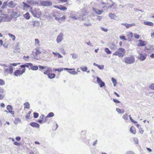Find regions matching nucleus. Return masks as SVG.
<instances>
[{
	"label": "nucleus",
	"mask_w": 154,
	"mask_h": 154,
	"mask_svg": "<svg viewBox=\"0 0 154 154\" xmlns=\"http://www.w3.org/2000/svg\"><path fill=\"white\" fill-rule=\"evenodd\" d=\"M63 35L62 33H60L57 36L56 41L57 43L61 42L63 38Z\"/></svg>",
	"instance_id": "nucleus-7"
},
{
	"label": "nucleus",
	"mask_w": 154,
	"mask_h": 154,
	"mask_svg": "<svg viewBox=\"0 0 154 154\" xmlns=\"http://www.w3.org/2000/svg\"><path fill=\"white\" fill-rule=\"evenodd\" d=\"M86 131H82L81 133V135H82L83 136H82V137H84V136H85V133Z\"/></svg>",
	"instance_id": "nucleus-59"
},
{
	"label": "nucleus",
	"mask_w": 154,
	"mask_h": 154,
	"mask_svg": "<svg viewBox=\"0 0 154 154\" xmlns=\"http://www.w3.org/2000/svg\"><path fill=\"white\" fill-rule=\"evenodd\" d=\"M20 72H21V70H17L14 72V75L18 76L20 75Z\"/></svg>",
	"instance_id": "nucleus-21"
},
{
	"label": "nucleus",
	"mask_w": 154,
	"mask_h": 154,
	"mask_svg": "<svg viewBox=\"0 0 154 154\" xmlns=\"http://www.w3.org/2000/svg\"><path fill=\"white\" fill-rule=\"evenodd\" d=\"M84 25L85 26H91L92 25V24L91 23H84Z\"/></svg>",
	"instance_id": "nucleus-57"
},
{
	"label": "nucleus",
	"mask_w": 154,
	"mask_h": 154,
	"mask_svg": "<svg viewBox=\"0 0 154 154\" xmlns=\"http://www.w3.org/2000/svg\"><path fill=\"white\" fill-rule=\"evenodd\" d=\"M38 67H39L40 70V69L42 70L44 69H45V68H47L46 66L44 67V66H41V65H39L38 66Z\"/></svg>",
	"instance_id": "nucleus-52"
},
{
	"label": "nucleus",
	"mask_w": 154,
	"mask_h": 154,
	"mask_svg": "<svg viewBox=\"0 0 154 154\" xmlns=\"http://www.w3.org/2000/svg\"><path fill=\"white\" fill-rule=\"evenodd\" d=\"M23 3L24 4V6L26 8H29L30 7V6L27 4L25 3L24 2Z\"/></svg>",
	"instance_id": "nucleus-60"
},
{
	"label": "nucleus",
	"mask_w": 154,
	"mask_h": 154,
	"mask_svg": "<svg viewBox=\"0 0 154 154\" xmlns=\"http://www.w3.org/2000/svg\"><path fill=\"white\" fill-rule=\"evenodd\" d=\"M110 48L111 49H115L116 48V46L115 45L112 44Z\"/></svg>",
	"instance_id": "nucleus-49"
},
{
	"label": "nucleus",
	"mask_w": 154,
	"mask_h": 154,
	"mask_svg": "<svg viewBox=\"0 0 154 154\" xmlns=\"http://www.w3.org/2000/svg\"><path fill=\"white\" fill-rule=\"evenodd\" d=\"M29 12L32 14L33 16L36 17H39L42 14L41 12L38 8H31Z\"/></svg>",
	"instance_id": "nucleus-3"
},
{
	"label": "nucleus",
	"mask_w": 154,
	"mask_h": 154,
	"mask_svg": "<svg viewBox=\"0 0 154 154\" xmlns=\"http://www.w3.org/2000/svg\"><path fill=\"white\" fill-rule=\"evenodd\" d=\"M0 18L2 19L3 21H8L10 19L8 15L5 14H1L0 16Z\"/></svg>",
	"instance_id": "nucleus-6"
},
{
	"label": "nucleus",
	"mask_w": 154,
	"mask_h": 154,
	"mask_svg": "<svg viewBox=\"0 0 154 154\" xmlns=\"http://www.w3.org/2000/svg\"><path fill=\"white\" fill-rule=\"evenodd\" d=\"M149 49L151 51H153L154 52V46L151 45L150 46Z\"/></svg>",
	"instance_id": "nucleus-64"
},
{
	"label": "nucleus",
	"mask_w": 154,
	"mask_h": 154,
	"mask_svg": "<svg viewBox=\"0 0 154 154\" xmlns=\"http://www.w3.org/2000/svg\"><path fill=\"white\" fill-rule=\"evenodd\" d=\"M24 18L28 20L30 18V16L29 14L27 12L24 15Z\"/></svg>",
	"instance_id": "nucleus-27"
},
{
	"label": "nucleus",
	"mask_w": 154,
	"mask_h": 154,
	"mask_svg": "<svg viewBox=\"0 0 154 154\" xmlns=\"http://www.w3.org/2000/svg\"><path fill=\"white\" fill-rule=\"evenodd\" d=\"M119 38L120 39L122 40L123 41H126L127 40L125 38V37L124 35H122L119 36Z\"/></svg>",
	"instance_id": "nucleus-46"
},
{
	"label": "nucleus",
	"mask_w": 154,
	"mask_h": 154,
	"mask_svg": "<svg viewBox=\"0 0 154 154\" xmlns=\"http://www.w3.org/2000/svg\"><path fill=\"white\" fill-rule=\"evenodd\" d=\"M6 108L7 110L8 111V112L9 111H11V110H12L13 109L12 106L10 105H8L7 106Z\"/></svg>",
	"instance_id": "nucleus-39"
},
{
	"label": "nucleus",
	"mask_w": 154,
	"mask_h": 154,
	"mask_svg": "<svg viewBox=\"0 0 154 154\" xmlns=\"http://www.w3.org/2000/svg\"><path fill=\"white\" fill-rule=\"evenodd\" d=\"M97 82L101 88L105 86V83L102 81L101 79L99 77H97Z\"/></svg>",
	"instance_id": "nucleus-8"
},
{
	"label": "nucleus",
	"mask_w": 154,
	"mask_h": 154,
	"mask_svg": "<svg viewBox=\"0 0 154 154\" xmlns=\"http://www.w3.org/2000/svg\"><path fill=\"white\" fill-rule=\"evenodd\" d=\"M56 75L54 73H50L48 74V77L49 79H52L55 77Z\"/></svg>",
	"instance_id": "nucleus-25"
},
{
	"label": "nucleus",
	"mask_w": 154,
	"mask_h": 154,
	"mask_svg": "<svg viewBox=\"0 0 154 154\" xmlns=\"http://www.w3.org/2000/svg\"><path fill=\"white\" fill-rule=\"evenodd\" d=\"M80 69L83 72H86L87 71L88 68L86 66H82L80 67Z\"/></svg>",
	"instance_id": "nucleus-29"
},
{
	"label": "nucleus",
	"mask_w": 154,
	"mask_h": 154,
	"mask_svg": "<svg viewBox=\"0 0 154 154\" xmlns=\"http://www.w3.org/2000/svg\"><path fill=\"white\" fill-rule=\"evenodd\" d=\"M33 26H38L40 25V22L39 21H34L33 22Z\"/></svg>",
	"instance_id": "nucleus-26"
},
{
	"label": "nucleus",
	"mask_w": 154,
	"mask_h": 154,
	"mask_svg": "<svg viewBox=\"0 0 154 154\" xmlns=\"http://www.w3.org/2000/svg\"><path fill=\"white\" fill-rule=\"evenodd\" d=\"M29 65L31 69L33 70H36L38 69V66H33L32 64L31 63H27Z\"/></svg>",
	"instance_id": "nucleus-13"
},
{
	"label": "nucleus",
	"mask_w": 154,
	"mask_h": 154,
	"mask_svg": "<svg viewBox=\"0 0 154 154\" xmlns=\"http://www.w3.org/2000/svg\"><path fill=\"white\" fill-rule=\"evenodd\" d=\"M149 88L152 90H154V83L151 84L149 86Z\"/></svg>",
	"instance_id": "nucleus-42"
},
{
	"label": "nucleus",
	"mask_w": 154,
	"mask_h": 154,
	"mask_svg": "<svg viewBox=\"0 0 154 154\" xmlns=\"http://www.w3.org/2000/svg\"><path fill=\"white\" fill-rule=\"evenodd\" d=\"M101 29L103 31H104L105 32H107L108 31V29L106 28H105L104 27H101Z\"/></svg>",
	"instance_id": "nucleus-58"
},
{
	"label": "nucleus",
	"mask_w": 154,
	"mask_h": 154,
	"mask_svg": "<svg viewBox=\"0 0 154 154\" xmlns=\"http://www.w3.org/2000/svg\"><path fill=\"white\" fill-rule=\"evenodd\" d=\"M11 15L12 16L14 17H18L19 16V15L18 12L16 11H13L11 14Z\"/></svg>",
	"instance_id": "nucleus-22"
},
{
	"label": "nucleus",
	"mask_w": 154,
	"mask_h": 154,
	"mask_svg": "<svg viewBox=\"0 0 154 154\" xmlns=\"http://www.w3.org/2000/svg\"><path fill=\"white\" fill-rule=\"evenodd\" d=\"M54 116V113L52 112L49 113L47 116V117H53Z\"/></svg>",
	"instance_id": "nucleus-40"
},
{
	"label": "nucleus",
	"mask_w": 154,
	"mask_h": 154,
	"mask_svg": "<svg viewBox=\"0 0 154 154\" xmlns=\"http://www.w3.org/2000/svg\"><path fill=\"white\" fill-rule=\"evenodd\" d=\"M100 69H104L103 65H98L97 66Z\"/></svg>",
	"instance_id": "nucleus-55"
},
{
	"label": "nucleus",
	"mask_w": 154,
	"mask_h": 154,
	"mask_svg": "<svg viewBox=\"0 0 154 154\" xmlns=\"http://www.w3.org/2000/svg\"><path fill=\"white\" fill-rule=\"evenodd\" d=\"M125 154H135V153L132 151H128Z\"/></svg>",
	"instance_id": "nucleus-63"
},
{
	"label": "nucleus",
	"mask_w": 154,
	"mask_h": 154,
	"mask_svg": "<svg viewBox=\"0 0 154 154\" xmlns=\"http://www.w3.org/2000/svg\"><path fill=\"white\" fill-rule=\"evenodd\" d=\"M25 108L29 109V104L28 102H26L24 103Z\"/></svg>",
	"instance_id": "nucleus-36"
},
{
	"label": "nucleus",
	"mask_w": 154,
	"mask_h": 154,
	"mask_svg": "<svg viewBox=\"0 0 154 154\" xmlns=\"http://www.w3.org/2000/svg\"><path fill=\"white\" fill-rule=\"evenodd\" d=\"M82 15H81V16H82V20H85L84 16H86V14H87V13L84 9H82Z\"/></svg>",
	"instance_id": "nucleus-9"
},
{
	"label": "nucleus",
	"mask_w": 154,
	"mask_h": 154,
	"mask_svg": "<svg viewBox=\"0 0 154 154\" xmlns=\"http://www.w3.org/2000/svg\"><path fill=\"white\" fill-rule=\"evenodd\" d=\"M7 2H5L3 4L2 6V9L6 8V6L7 5Z\"/></svg>",
	"instance_id": "nucleus-47"
},
{
	"label": "nucleus",
	"mask_w": 154,
	"mask_h": 154,
	"mask_svg": "<svg viewBox=\"0 0 154 154\" xmlns=\"http://www.w3.org/2000/svg\"><path fill=\"white\" fill-rule=\"evenodd\" d=\"M65 17L63 16L62 17L60 18V21H61V22H62L63 20H64L65 19Z\"/></svg>",
	"instance_id": "nucleus-62"
},
{
	"label": "nucleus",
	"mask_w": 154,
	"mask_h": 154,
	"mask_svg": "<svg viewBox=\"0 0 154 154\" xmlns=\"http://www.w3.org/2000/svg\"><path fill=\"white\" fill-rule=\"evenodd\" d=\"M134 36L135 38L139 39L140 38V36L137 33H134Z\"/></svg>",
	"instance_id": "nucleus-45"
},
{
	"label": "nucleus",
	"mask_w": 154,
	"mask_h": 154,
	"mask_svg": "<svg viewBox=\"0 0 154 154\" xmlns=\"http://www.w3.org/2000/svg\"><path fill=\"white\" fill-rule=\"evenodd\" d=\"M112 81V82L113 84V85L114 86H115L117 84V81L116 79H115L114 78H112L111 79Z\"/></svg>",
	"instance_id": "nucleus-38"
},
{
	"label": "nucleus",
	"mask_w": 154,
	"mask_h": 154,
	"mask_svg": "<svg viewBox=\"0 0 154 154\" xmlns=\"http://www.w3.org/2000/svg\"><path fill=\"white\" fill-rule=\"evenodd\" d=\"M5 84V82L2 79H0V85H3Z\"/></svg>",
	"instance_id": "nucleus-51"
},
{
	"label": "nucleus",
	"mask_w": 154,
	"mask_h": 154,
	"mask_svg": "<svg viewBox=\"0 0 154 154\" xmlns=\"http://www.w3.org/2000/svg\"><path fill=\"white\" fill-rule=\"evenodd\" d=\"M30 125L33 127L38 128L39 126V125L38 123L34 122L31 123Z\"/></svg>",
	"instance_id": "nucleus-18"
},
{
	"label": "nucleus",
	"mask_w": 154,
	"mask_h": 154,
	"mask_svg": "<svg viewBox=\"0 0 154 154\" xmlns=\"http://www.w3.org/2000/svg\"><path fill=\"white\" fill-rule=\"evenodd\" d=\"M116 111L119 113H121V114L125 112V111L124 109L121 110L118 108H116Z\"/></svg>",
	"instance_id": "nucleus-30"
},
{
	"label": "nucleus",
	"mask_w": 154,
	"mask_h": 154,
	"mask_svg": "<svg viewBox=\"0 0 154 154\" xmlns=\"http://www.w3.org/2000/svg\"><path fill=\"white\" fill-rule=\"evenodd\" d=\"M68 72L72 74H77V72L76 71H68Z\"/></svg>",
	"instance_id": "nucleus-48"
},
{
	"label": "nucleus",
	"mask_w": 154,
	"mask_h": 154,
	"mask_svg": "<svg viewBox=\"0 0 154 154\" xmlns=\"http://www.w3.org/2000/svg\"><path fill=\"white\" fill-rule=\"evenodd\" d=\"M137 53L139 54L137 58L140 60L143 61L146 58L147 54L146 53H141L139 51H137Z\"/></svg>",
	"instance_id": "nucleus-5"
},
{
	"label": "nucleus",
	"mask_w": 154,
	"mask_h": 154,
	"mask_svg": "<svg viewBox=\"0 0 154 154\" xmlns=\"http://www.w3.org/2000/svg\"><path fill=\"white\" fill-rule=\"evenodd\" d=\"M59 9L62 11H65L67 10V8L65 6H64L63 5H60V8H59Z\"/></svg>",
	"instance_id": "nucleus-35"
},
{
	"label": "nucleus",
	"mask_w": 154,
	"mask_h": 154,
	"mask_svg": "<svg viewBox=\"0 0 154 154\" xmlns=\"http://www.w3.org/2000/svg\"><path fill=\"white\" fill-rule=\"evenodd\" d=\"M8 35L14 41L15 40L16 38L14 35L11 33H8Z\"/></svg>",
	"instance_id": "nucleus-31"
},
{
	"label": "nucleus",
	"mask_w": 154,
	"mask_h": 154,
	"mask_svg": "<svg viewBox=\"0 0 154 154\" xmlns=\"http://www.w3.org/2000/svg\"><path fill=\"white\" fill-rule=\"evenodd\" d=\"M39 48H37L35 49L36 52L35 53V56L37 57V56L41 53V51L39 50Z\"/></svg>",
	"instance_id": "nucleus-23"
},
{
	"label": "nucleus",
	"mask_w": 154,
	"mask_h": 154,
	"mask_svg": "<svg viewBox=\"0 0 154 154\" xmlns=\"http://www.w3.org/2000/svg\"><path fill=\"white\" fill-rule=\"evenodd\" d=\"M47 68V69L45 71H44V73L45 75H48V74H50V72H51V69L49 68Z\"/></svg>",
	"instance_id": "nucleus-17"
},
{
	"label": "nucleus",
	"mask_w": 154,
	"mask_h": 154,
	"mask_svg": "<svg viewBox=\"0 0 154 154\" xmlns=\"http://www.w3.org/2000/svg\"><path fill=\"white\" fill-rule=\"evenodd\" d=\"M144 24L146 25H148L151 26H153V23L152 22L149 21H144Z\"/></svg>",
	"instance_id": "nucleus-19"
},
{
	"label": "nucleus",
	"mask_w": 154,
	"mask_h": 154,
	"mask_svg": "<svg viewBox=\"0 0 154 154\" xmlns=\"http://www.w3.org/2000/svg\"><path fill=\"white\" fill-rule=\"evenodd\" d=\"M104 51L105 52L108 54H110L112 53V52L108 48H105L104 49Z\"/></svg>",
	"instance_id": "nucleus-32"
},
{
	"label": "nucleus",
	"mask_w": 154,
	"mask_h": 154,
	"mask_svg": "<svg viewBox=\"0 0 154 154\" xmlns=\"http://www.w3.org/2000/svg\"><path fill=\"white\" fill-rule=\"evenodd\" d=\"M113 101L117 103H120V102L118 100L116 99H113Z\"/></svg>",
	"instance_id": "nucleus-56"
},
{
	"label": "nucleus",
	"mask_w": 154,
	"mask_h": 154,
	"mask_svg": "<svg viewBox=\"0 0 154 154\" xmlns=\"http://www.w3.org/2000/svg\"><path fill=\"white\" fill-rule=\"evenodd\" d=\"M122 25H124L127 28H128L129 27H130V24H128L127 23H122L121 24Z\"/></svg>",
	"instance_id": "nucleus-41"
},
{
	"label": "nucleus",
	"mask_w": 154,
	"mask_h": 154,
	"mask_svg": "<svg viewBox=\"0 0 154 154\" xmlns=\"http://www.w3.org/2000/svg\"><path fill=\"white\" fill-rule=\"evenodd\" d=\"M31 111H29V112L26 115V117L27 119H29L30 117V115L31 113Z\"/></svg>",
	"instance_id": "nucleus-53"
},
{
	"label": "nucleus",
	"mask_w": 154,
	"mask_h": 154,
	"mask_svg": "<svg viewBox=\"0 0 154 154\" xmlns=\"http://www.w3.org/2000/svg\"><path fill=\"white\" fill-rule=\"evenodd\" d=\"M42 4V5L45 6H49L52 5V3L48 1H43Z\"/></svg>",
	"instance_id": "nucleus-10"
},
{
	"label": "nucleus",
	"mask_w": 154,
	"mask_h": 154,
	"mask_svg": "<svg viewBox=\"0 0 154 154\" xmlns=\"http://www.w3.org/2000/svg\"><path fill=\"white\" fill-rule=\"evenodd\" d=\"M63 69H64L65 70H72L73 69H69V68H64V69L62 68L56 69H55V71H57L59 72H60L63 71Z\"/></svg>",
	"instance_id": "nucleus-16"
},
{
	"label": "nucleus",
	"mask_w": 154,
	"mask_h": 154,
	"mask_svg": "<svg viewBox=\"0 0 154 154\" xmlns=\"http://www.w3.org/2000/svg\"><path fill=\"white\" fill-rule=\"evenodd\" d=\"M7 5L9 7L11 8H14L16 5V4L13 2L12 1H10L7 4Z\"/></svg>",
	"instance_id": "nucleus-11"
},
{
	"label": "nucleus",
	"mask_w": 154,
	"mask_h": 154,
	"mask_svg": "<svg viewBox=\"0 0 154 154\" xmlns=\"http://www.w3.org/2000/svg\"><path fill=\"white\" fill-rule=\"evenodd\" d=\"M20 121V119L17 118L15 119L14 121V123L15 124H17Z\"/></svg>",
	"instance_id": "nucleus-44"
},
{
	"label": "nucleus",
	"mask_w": 154,
	"mask_h": 154,
	"mask_svg": "<svg viewBox=\"0 0 154 154\" xmlns=\"http://www.w3.org/2000/svg\"><path fill=\"white\" fill-rule=\"evenodd\" d=\"M26 2L27 3L31 5L36 4H38V2H37L34 1L33 0H27Z\"/></svg>",
	"instance_id": "nucleus-15"
},
{
	"label": "nucleus",
	"mask_w": 154,
	"mask_h": 154,
	"mask_svg": "<svg viewBox=\"0 0 154 154\" xmlns=\"http://www.w3.org/2000/svg\"><path fill=\"white\" fill-rule=\"evenodd\" d=\"M139 43L137 45L139 46H144L146 45V42L143 41L142 40L140 39L138 40Z\"/></svg>",
	"instance_id": "nucleus-14"
},
{
	"label": "nucleus",
	"mask_w": 154,
	"mask_h": 154,
	"mask_svg": "<svg viewBox=\"0 0 154 154\" xmlns=\"http://www.w3.org/2000/svg\"><path fill=\"white\" fill-rule=\"evenodd\" d=\"M71 55H72V58L73 59H76L78 57V56L76 54L73 53L71 54Z\"/></svg>",
	"instance_id": "nucleus-37"
},
{
	"label": "nucleus",
	"mask_w": 154,
	"mask_h": 154,
	"mask_svg": "<svg viewBox=\"0 0 154 154\" xmlns=\"http://www.w3.org/2000/svg\"><path fill=\"white\" fill-rule=\"evenodd\" d=\"M122 118L125 120H128V115L125 114L124 115L122 116Z\"/></svg>",
	"instance_id": "nucleus-43"
},
{
	"label": "nucleus",
	"mask_w": 154,
	"mask_h": 154,
	"mask_svg": "<svg viewBox=\"0 0 154 154\" xmlns=\"http://www.w3.org/2000/svg\"><path fill=\"white\" fill-rule=\"evenodd\" d=\"M127 36L131 39L133 36V33L131 32H128L127 33Z\"/></svg>",
	"instance_id": "nucleus-28"
},
{
	"label": "nucleus",
	"mask_w": 154,
	"mask_h": 154,
	"mask_svg": "<svg viewBox=\"0 0 154 154\" xmlns=\"http://www.w3.org/2000/svg\"><path fill=\"white\" fill-rule=\"evenodd\" d=\"M2 66H5L6 68H4V72L6 74H11L13 72V67L12 66H8L5 64H1Z\"/></svg>",
	"instance_id": "nucleus-1"
},
{
	"label": "nucleus",
	"mask_w": 154,
	"mask_h": 154,
	"mask_svg": "<svg viewBox=\"0 0 154 154\" xmlns=\"http://www.w3.org/2000/svg\"><path fill=\"white\" fill-rule=\"evenodd\" d=\"M14 144L15 145L18 146H20L21 144L17 141H15L14 142Z\"/></svg>",
	"instance_id": "nucleus-50"
},
{
	"label": "nucleus",
	"mask_w": 154,
	"mask_h": 154,
	"mask_svg": "<svg viewBox=\"0 0 154 154\" xmlns=\"http://www.w3.org/2000/svg\"><path fill=\"white\" fill-rule=\"evenodd\" d=\"M134 57L133 55H131L125 57L123 62L126 64H130L134 63Z\"/></svg>",
	"instance_id": "nucleus-2"
},
{
	"label": "nucleus",
	"mask_w": 154,
	"mask_h": 154,
	"mask_svg": "<svg viewBox=\"0 0 154 154\" xmlns=\"http://www.w3.org/2000/svg\"><path fill=\"white\" fill-rule=\"evenodd\" d=\"M130 131L131 133L135 134L136 133V130L133 127H131L130 129Z\"/></svg>",
	"instance_id": "nucleus-24"
},
{
	"label": "nucleus",
	"mask_w": 154,
	"mask_h": 154,
	"mask_svg": "<svg viewBox=\"0 0 154 154\" xmlns=\"http://www.w3.org/2000/svg\"><path fill=\"white\" fill-rule=\"evenodd\" d=\"M134 141L136 144L138 143V140L137 138H134Z\"/></svg>",
	"instance_id": "nucleus-61"
},
{
	"label": "nucleus",
	"mask_w": 154,
	"mask_h": 154,
	"mask_svg": "<svg viewBox=\"0 0 154 154\" xmlns=\"http://www.w3.org/2000/svg\"><path fill=\"white\" fill-rule=\"evenodd\" d=\"M93 10L96 14L98 15H100L103 12V10H100L96 8H94Z\"/></svg>",
	"instance_id": "nucleus-12"
},
{
	"label": "nucleus",
	"mask_w": 154,
	"mask_h": 154,
	"mask_svg": "<svg viewBox=\"0 0 154 154\" xmlns=\"http://www.w3.org/2000/svg\"><path fill=\"white\" fill-rule=\"evenodd\" d=\"M53 54L54 55L55 57H58V58H61L63 57V56L59 53L53 52Z\"/></svg>",
	"instance_id": "nucleus-20"
},
{
	"label": "nucleus",
	"mask_w": 154,
	"mask_h": 154,
	"mask_svg": "<svg viewBox=\"0 0 154 154\" xmlns=\"http://www.w3.org/2000/svg\"><path fill=\"white\" fill-rule=\"evenodd\" d=\"M35 45L36 46H39L40 45L39 44V41L38 39H37V38L35 39Z\"/></svg>",
	"instance_id": "nucleus-33"
},
{
	"label": "nucleus",
	"mask_w": 154,
	"mask_h": 154,
	"mask_svg": "<svg viewBox=\"0 0 154 154\" xmlns=\"http://www.w3.org/2000/svg\"><path fill=\"white\" fill-rule=\"evenodd\" d=\"M125 52L126 51L124 49L119 48L113 54L114 55L118 56L119 57H122L125 55Z\"/></svg>",
	"instance_id": "nucleus-4"
},
{
	"label": "nucleus",
	"mask_w": 154,
	"mask_h": 154,
	"mask_svg": "<svg viewBox=\"0 0 154 154\" xmlns=\"http://www.w3.org/2000/svg\"><path fill=\"white\" fill-rule=\"evenodd\" d=\"M38 116V114L37 112H34V117L35 118H37Z\"/></svg>",
	"instance_id": "nucleus-54"
},
{
	"label": "nucleus",
	"mask_w": 154,
	"mask_h": 154,
	"mask_svg": "<svg viewBox=\"0 0 154 154\" xmlns=\"http://www.w3.org/2000/svg\"><path fill=\"white\" fill-rule=\"evenodd\" d=\"M110 18L111 19H114L116 17V15L110 13L109 14Z\"/></svg>",
	"instance_id": "nucleus-34"
}]
</instances>
